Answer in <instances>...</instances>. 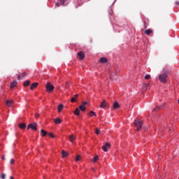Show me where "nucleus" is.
<instances>
[{
    "mask_svg": "<svg viewBox=\"0 0 179 179\" xmlns=\"http://www.w3.org/2000/svg\"><path fill=\"white\" fill-rule=\"evenodd\" d=\"M169 77V71H164L163 73L159 75V80L162 83H167V78Z\"/></svg>",
    "mask_w": 179,
    "mask_h": 179,
    "instance_id": "1",
    "label": "nucleus"
},
{
    "mask_svg": "<svg viewBox=\"0 0 179 179\" xmlns=\"http://www.w3.org/2000/svg\"><path fill=\"white\" fill-rule=\"evenodd\" d=\"M134 124L135 125L136 129V131H141V129L143 126V123L142 122V120H139L138 119H136L134 121Z\"/></svg>",
    "mask_w": 179,
    "mask_h": 179,
    "instance_id": "2",
    "label": "nucleus"
},
{
    "mask_svg": "<svg viewBox=\"0 0 179 179\" xmlns=\"http://www.w3.org/2000/svg\"><path fill=\"white\" fill-rule=\"evenodd\" d=\"M32 129V131H37V123L29 124L27 127V129Z\"/></svg>",
    "mask_w": 179,
    "mask_h": 179,
    "instance_id": "3",
    "label": "nucleus"
},
{
    "mask_svg": "<svg viewBox=\"0 0 179 179\" xmlns=\"http://www.w3.org/2000/svg\"><path fill=\"white\" fill-rule=\"evenodd\" d=\"M46 90L48 93L52 92L54 90V85H51L50 83H47L46 84Z\"/></svg>",
    "mask_w": 179,
    "mask_h": 179,
    "instance_id": "4",
    "label": "nucleus"
},
{
    "mask_svg": "<svg viewBox=\"0 0 179 179\" xmlns=\"http://www.w3.org/2000/svg\"><path fill=\"white\" fill-rule=\"evenodd\" d=\"M107 107V102L106 101L105 99L102 101V102L100 104V108H106Z\"/></svg>",
    "mask_w": 179,
    "mask_h": 179,
    "instance_id": "5",
    "label": "nucleus"
},
{
    "mask_svg": "<svg viewBox=\"0 0 179 179\" xmlns=\"http://www.w3.org/2000/svg\"><path fill=\"white\" fill-rule=\"evenodd\" d=\"M110 79H112V80H117V74L114 72H110Z\"/></svg>",
    "mask_w": 179,
    "mask_h": 179,
    "instance_id": "6",
    "label": "nucleus"
},
{
    "mask_svg": "<svg viewBox=\"0 0 179 179\" xmlns=\"http://www.w3.org/2000/svg\"><path fill=\"white\" fill-rule=\"evenodd\" d=\"M78 56L80 57L79 59H83L85 58V52H83V51H80L78 54Z\"/></svg>",
    "mask_w": 179,
    "mask_h": 179,
    "instance_id": "7",
    "label": "nucleus"
},
{
    "mask_svg": "<svg viewBox=\"0 0 179 179\" xmlns=\"http://www.w3.org/2000/svg\"><path fill=\"white\" fill-rule=\"evenodd\" d=\"M145 33L147 36H150V34H152L153 33V31H152V29H148L145 31Z\"/></svg>",
    "mask_w": 179,
    "mask_h": 179,
    "instance_id": "8",
    "label": "nucleus"
},
{
    "mask_svg": "<svg viewBox=\"0 0 179 179\" xmlns=\"http://www.w3.org/2000/svg\"><path fill=\"white\" fill-rule=\"evenodd\" d=\"M6 106H8V107H10V106H12V104H13V101L12 100H7L6 102Z\"/></svg>",
    "mask_w": 179,
    "mask_h": 179,
    "instance_id": "9",
    "label": "nucleus"
},
{
    "mask_svg": "<svg viewBox=\"0 0 179 179\" xmlns=\"http://www.w3.org/2000/svg\"><path fill=\"white\" fill-rule=\"evenodd\" d=\"M107 58L106 57H101L99 60V62H101V64H106L107 62Z\"/></svg>",
    "mask_w": 179,
    "mask_h": 179,
    "instance_id": "10",
    "label": "nucleus"
},
{
    "mask_svg": "<svg viewBox=\"0 0 179 179\" xmlns=\"http://www.w3.org/2000/svg\"><path fill=\"white\" fill-rule=\"evenodd\" d=\"M75 139H76V138L75 137V136L71 135V136H69V141H70V142H71L72 143H73V142H75Z\"/></svg>",
    "mask_w": 179,
    "mask_h": 179,
    "instance_id": "11",
    "label": "nucleus"
},
{
    "mask_svg": "<svg viewBox=\"0 0 179 179\" xmlns=\"http://www.w3.org/2000/svg\"><path fill=\"white\" fill-rule=\"evenodd\" d=\"M17 85V83L16 81H13L10 83V88H13V87H16V86Z\"/></svg>",
    "mask_w": 179,
    "mask_h": 179,
    "instance_id": "12",
    "label": "nucleus"
},
{
    "mask_svg": "<svg viewBox=\"0 0 179 179\" xmlns=\"http://www.w3.org/2000/svg\"><path fill=\"white\" fill-rule=\"evenodd\" d=\"M64 109V106L62 104H60L57 107L58 113H61L62 110Z\"/></svg>",
    "mask_w": 179,
    "mask_h": 179,
    "instance_id": "13",
    "label": "nucleus"
},
{
    "mask_svg": "<svg viewBox=\"0 0 179 179\" xmlns=\"http://www.w3.org/2000/svg\"><path fill=\"white\" fill-rule=\"evenodd\" d=\"M47 134H48V133L47 131H45V130H44V129L41 130V136H45V135H47Z\"/></svg>",
    "mask_w": 179,
    "mask_h": 179,
    "instance_id": "14",
    "label": "nucleus"
},
{
    "mask_svg": "<svg viewBox=\"0 0 179 179\" xmlns=\"http://www.w3.org/2000/svg\"><path fill=\"white\" fill-rule=\"evenodd\" d=\"M113 108L115 109L120 108V104L118 103V102L117 101L114 102Z\"/></svg>",
    "mask_w": 179,
    "mask_h": 179,
    "instance_id": "15",
    "label": "nucleus"
},
{
    "mask_svg": "<svg viewBox=\"0 0 179 179\" xmlns=\"http://www.w3.org/2000/svg\"><path fill=\"white\" fill-rule=\"evenodd\" d=\"M55 124H61L62 122V120L59 119V117H57L54 121Z\"/></svg>",
    "mask_w": 179,
    "mask_h": 179,
    "instance_id": "16",
    "label": "nucleus"
},
{
    "mask_svg": "<svg viewBox=\"0 0 179 179\" xmlns=\"http://www.w3.org/2000/svg\"><path fill=\"white\" fill-rule=\"evenodd\" d=\"M36 86H38V83H34L31 87H30V89L31 90H33L34 89V87H36Z\"/></svg>",
    "mask_w": 179,
    "mask_h": 179,
    "instance_id": "17",
    "label": "nucleus"
},
{
    "mask_svg": "<svg viewBox=\"0 0 179 179\" xmlns=\"http://www.w3.org/2000/svg\"><path fill=\"white\" fill-rule=\"evenodd\" d=\"M19 127L21 129H24L26 128V123H21L19 124Z\"/></svg>",
    "mask_w": 179,
    "mask_h": 179,
    "instance_id": "18",
    "label": "nucleus"
},
{
    "mask_svg": "<svg viewBox=\"0 0 179 179\" xmlns=\"http://www.w3.org/2000/svg\"><path fill=\"white\" fill-rule=\"evenodd\" d=\"M62 157H66V156H68L69 155V153L66 152L65 150H62Z\"/></svg>",
    "mask_w": 179,
    "mask_h": 179,
    "instance_id": "19",
    "label": "nucleus"
},
{
    "mask_svg": "<svg viewBox=\"0 0 179 179\" xmlns=\"http://www.w3.org/2000/svg\"><path fill=\"white\" fill-rule=\"evenodd\" d=\"M74 114L75 115H80V110H79V108H76V110L74 111Z\"/></svg>",
    "mask_w": 179,
    "mask_h": 179,
    "instance_id": "20",
    "label": "nucleus"
},
{
    "mask_svg": "<svg viewBox=\"0 0 179 179\" xmlns=\"http://www.w3.org/2000/svg\"><path fill=\"white\" fill-rule=\"evenodd\" d=\"M97 160H99V155H95L94 157V158L92 159V162H93V163H96V162H97Z\"/></svg>",
    "mask_w": 179,
    "mask_h": 179,
    "instance_id": "21",
    "label": "nucleus"
},
{
    "mask_svg": "<svg viewBox=\"0 0 179 179\" xmlns=\"http://www.w3.org/2000/svg\"><path fill=\"white\" fill-rule=\"evenodd\" d=\"M79 108L81 111H86V107H85L83 105H80Z\"/></svg>",
    "mask_w": 179,
    "mask_h": 179,
    "instance_id": "22",
    "label": "nucleus"
},
{
    "mask_svg": "<svg viewBox=\"0 0 179 179\" xmlns=\"http://www.w3.org/2000/svg\"><path fill=\"white\" fill-rule=\"evenodd\" d=\"M22 78H26V72H24L20 76H18V79H22Z\"/></svg>",
    "mask_w": 179,
    "mask_h": 179,
    "instance_id": "23",
    "label": "nucleus"
},
{
    "mask_svg": "<svg viewBox=\"0 0 179 179\" xmlns=\"http://www.w3.org/2000/svg\"><path fill=\"white\" fill-rule=\"evenodd\" d=\"M30 85V81L29 80H26L24 83V86L25 87H27Z\"/></svg>",
    "mask_w": 179,
    "mask_h": 179,
    "instance_id": "24",
    "label": "nucleus"
},
{
    "mask_svg": "<svg viewBox=\"0 0 179 179\" xmlns=\"http://www.w3.org/2000/svg\"><path fill=\"white\" fill-rule=\"evenodd\" d=\"M143 90H147L148 87H149V84L145 83L143 85Z\"/></svg>",
    "mask_w": 179,
    "mask_h": 179,
    "instance_id": "25",
    "label": "nucleus"
},
{
    "mask_svg": "<svg viewBox=\"0 0 179 179\" xmlns=\"http://www.w3.org/2000/svg\"><path fill=\"white\" fill-rule=\"evenodd\" d=\"M90 114L91 117H93V115H94V117H96V115H96V113H94V111H93V110H91L90 112Z\"/></svg>",
    "mask_w": 179,
    "mask_h": 179,
    "instance_id": "26",
    "label": "nucleus"
},
{
    "mask_svg": "<svg viewBox=\"0 0 179 179\" xmlns=\"http://www.w3.org/2000/svg\"><path fill=\"white\" fill-rule=\"evenodd\" d=\"M95 134H96V135H100V129L96 128L95 129Z\"/></svg>",
    "mask_w": 179,
    "mask_h": 179,
    "instance_id": "27",
    "label": "nucleus"
},
{
    "mask_svg": "<svg viewBox=\"0 0 179 179\" xmlns=\"http://www.w3.org/2000/svg\"><path fill=\"white\" fill-rule=\"evenodd\" d=\"M160 110V107L157 106L155 108L153 109V113H156V111H159Z\"/></svg>",
    "mask_w": 179,
    "mask_h": 179,
    "instance_id": "28",
    "label": "nucleus"
},
{
    "mask_svg": "<svg viewBox=\"0 0 179 179\" xmlns=\"http://www.w3.org/2000/svg\"><path fill=\"white\" fill-rule=\"evenodd\" d=\"M66 0H62L60 1V3L61 5H62L63 6H65V2H66Z\"/></svg>",
    "mask_w": 179,
    "mask_h": 179,
    "instance_id": "29",
    "label": "nucleus"
},
{
    "mask_svg": "<svg viewBox=\"0 0 179 179\" xmlns=\"http://www.w3.org/2000/svg\"><path fill=\"white\" fill-rule=\"evenodd\" d=\"M145 79L146 80L150 79V75L147 74V75L145 76Z\"/></svg>",
    "mask_w": 179,
    "mask_h": 179,
    "instance_id": "30",
    "label": "nucleus"
},
{
    "mask_svg": "<svg viewBox=\"0 0 179 179\" xmlns=\"http://www.w3.org/2000/svg\"><path fill=\"white\" fill-rule=\"evenodd\" d=\"M79 160H80V156L77 155L76 157V162H79Z\"/></svg>",
    "mask_w": 179,
    "mask_h": 179,
    "instance_id": "31",
    "label": "nucleus"
},
{
    "mask_svg": "<svg viewBox=\"0 0 179 179\" xmlns=\"http://www.w3.org/2000/svg\"><path fill=\"white\" fill-rule=\"evenodd\" d=\"M102 149H103V152H107V151H108L107 147H106V145H103V146L102 147Z\"/></svg>",
    "mask_w": 179,
    "mask_h": 179,
    "instance_id": "32",
    "label": "nucleus"
},
{
    "mask_svg": "<svg viewBox=\"0 0 179 179\" xmlns=\"http://www.w3.org/2000/svg\"><path fill=\"white\" fill-rule=\"evenodd\" d=\"M71 103H75L76 101V99L75 97L71 98Z\"/></svg>",
    "mask_w": 179,
    "mask_h": 179,
    "instance_id": "33",
    "label": "nucleus"
},
{
    "mask_svg": "<svg viewBox=\"0 0 179 179\" xmlns=\"http://www.w3.org/2000/svg\"><path fill=\"white\" fill-rule=\"evenodd\" d=\"M48 135H49V136H50V138H54L55 137V136L52 133H49Z\"/></svg>",
    "mask_w": 179,
    "mask_h": 179,
    "instance_id": "34",
    "label": "nucleus"
},
{
    "mask_svg": "<svg viewBox=\"0 0 179 179\" xmlns=\"http://www.w3.org/2000/svg\"><path fill=\"white\" fill-rule=\"evenodd\" d=\"M13 163H15V159H11L10 160V164H13Z\"/></svg>",
    "mask_w": 179,
    "mask_h": 179,
    "instance_id": "35",
    "label": "nucleus"
},
{
    "mask_svg": "<svg viewBox=\"0 0 179 179\" xmlns=\"http://www.w3.org/2000/svg\"><path fill=\"white\" fill-rule=\"evenodd\" d=\"M105 146H106V148H110V143H106V145H105Z\"/></svg>",
    "mask_w": 179,
    "mask_h": 179,
    "instance_id": "36",
    "label": "nucleus"
},
{
    "mask_svg": "<svg viewBox=\"0 0 179 179\" xmlns=\"http://www.w3.org/2000/svg\"><path fill=\"white\" fill-rule=\"evenodd\" d=\"M6 176V175H5V173H2L1 174V178L2 179H5V177Z\"/></svg>",
    "mask_w": 179,
    "mask_h": 179,
    "instance_id": "37",
    "label": "nucleus"
},
{
    "mask_svg": "<svg viewBox=\"0 0 179 179\" xmlns=\"http://www.w3.org/2000/svg\"><path fill=\"white\" fill-rule=\"evenodd\" d=\"M87 104V101H84L83 102V104L82 106H84V107Z\"/></svg>",
    "mask_w": 179,
    "mask_h": 179,
    "instance_id": "38",
    "label": "nucleus"
},
{
    "mask_svg": "<svg viewBox=\"0 0 179 179\" xmlns=\"http://www.w3.org/2000/svg\"><path fill=\"white\" fill-rule=\"evenodd\" d=\"M35 117H36V118H38V117H40V114L36 113V114L35 115Z\"/></svg>",
    "mask_w": 179,
    "mask_h": 179,
    "instance_id": "39",
    "label": "nucleus"
},
{
    "mask_svg": "<svg viewBox=\"0 0 179 179\" xmlns=\"http://www.w3.org/2000/svg\"><path fill=\"white\" fill-rule=\"evenodd\" d=\"M78 97H79V94H77L75 95L74 99H76Z\"/></svg>",
    "mask_w": 179,
    "mask_h": 179,
    "instance_id": "40",
    "label": "nucleus"
},
{
    "mask_svg": "<svg viewBox=\"0 0 179 179\" xmlns=\"http://www.w3.org/2000/svg\"><path fill=\"white\" fill-rule=\"evenodd\" d=\"M56 6H59V3H57Z\"/></svg>",
    "mask_w": 179,
    "mask_h": 179,
    "instance_id": "41",
    "label": "nucleus"
},
{
    "mask_svg": "<svg viewBox=\"0 0 179 179\" xmlns=\"http://www.w3.org/2000/svg\"><path fill=\"white\" fill-rule=\"evenodd\" d=\"M69 85H70L69 83H66V86H69Z\"/></svg>",
    "mask_w": 179,
    "mask_h": 179,
    "instance_id": "42",
    "label": "nucleus"
},
{
    "mask_svg": "<svg viewBox=\"0 0 179 179\" xmlns=\"http://www.w3.org/2000/svg\"><path fill=\"white\" fill-rule=\"evenodd\" d=\"M176 3L179 6V1H176Z\"/></svg>",
    "mask_w": 179,
    "mask_h": 179,
    "instance_id": "43",
    "label": "nucleus"
},
{
    "mask_svg": "<svg viewBox=\"0 0 179 179\" xmlns=\"http://www.w3.org/2000/svg\"><path fill=\"white\" fill-rule=\"evenodd\" d=\"M10 179H14V178H13V176H10Z\"/></svg>",
    "mask_w": 179,
    "mask_h": 179,
    "instance_id": "44",
    "label": "nucleus"
},
{
    "mask_svg": "<svg viewBox=\"0 0 179 179\" xmlns=\"http://www.w3.org/2000/svg\"><path fill=\"white\" fill-rule=\"evenodd\" d=\"M178 104H179V99H178Z\"/></svg>",
    "mask_w": 179,
    "mask_h": 179,
    "instance_id": "45",
    "label": "nucleus"
}]
</instances>
